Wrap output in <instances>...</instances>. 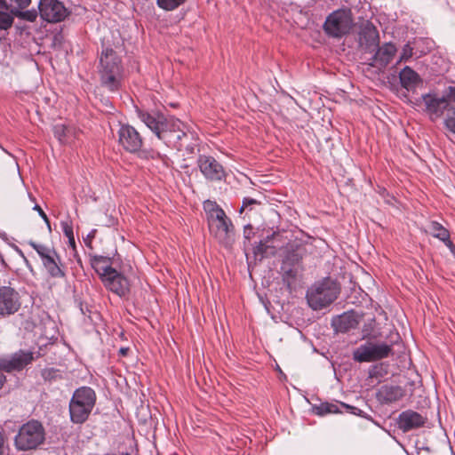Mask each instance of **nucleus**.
<instances>
[{"label":"nucleus","mask_w":455,"mask_h":455,"mask_svg":"<svg viewBox=\"0 0 455 455\" xmlns=\"http://www.w3.org/2000/svg\"><path fill=\"white\" fill-rule=\"evenodd\" d=\"M209 229L222 244L229 245L234 240V227L225 212L213 201L204 202Z\"/></svg>","instance_id":"obj_1"},{"label":"nucleus","mask_w":455,"mask_h":455,"mask_svg":"<svg viewBox=\"0 0 455 455\" xmlns=\"http://www.w3.org/2000/svg\"><path fill=\"white\" fill-rule=\"evenodd\" d=\"M100 75L104 86L108 90L116 91L123 79V68L119 57L109 48L102 51L100 58Z\"/></svg>","instance_id":"obj_2"},{"label":"nucleus","mask_w":455,"mask_h":455,"mask_svg":"<svg viewBox=\"0 0 455 455\" xmlns=\"http://www.w3.org/2000/svg\"><path fill=\"white\" fill-rule=\"evenodd\" d=\"M140 120L150 129L159 140H166L169 136H173L178 131L183 129L180 120L170 117L166 118L160 113H149L142 110H137Z\"/></svg>","instance_id":"obj_3"},{"label":"nucleus","mask_w":455,"mask_h":455,"mask_svg":"<svg viewBox=\"0 0 455 455\" xmlns=\"http://www.w3.org/2000/svg\"><path fill=\"white\" fill-rule=\"evenodd\" d=\"M339 294L338 283L331 278H325L308 288L306 298L313 310H321L331 305Z\"/></svg>","instance_id":"obj_4"},{"label":"nucleus","mask_w":455,"mask_h":455,"mask_svg":"<svg viewBox=\"0 0 455 455\" xmlns=\"http://www.w3.org/2000/svg\"><path fill=\"white\" fill-rule=\"evenodd\" d=\"M106 262L107 258L94 257L92 265L108 290L120 297L124 296L130 287L127 278L112 267L103 265Z\"/></svg>","instance_id":"obj_5"},{"label":"nucleus","mask_w":455,"mask_h":455,"mask_svg":"<svg viewBox=\"0 0 455 455\" xmlns=\"http://www.w3.org/2000/svg\"><path fill=\"white\" fill-rule=\"evenodd\" d=\"M96 402V395L89 387L77 388L69 402L70 419L75 424H82L88 419Z\"/></svg>","instance_id":"obj_6"},{"label":"nucleus","mask_w":455,"mask_h":455,"mask_svg":"<svg viewBox=\"0 0 455 455\" xmlns=\"http://www.w3.org/2000/svg\"><path fill=\"white\" fill-rule=\"evenodd\" d=\"M44 441V427L36 420H31L22 425L15 436V445L20 451L34 450L42 444Z\"/></svg>","instance_id":"obj_7"},{"label":"nucleus","mask_w":455,"mask_h":455,"mask_svg":"<svg viewBox=\"0 0 455 455\" xmlns=\"http://www.w3.org/2000/svg\"><path fill=\"white\" fill-rule=\"evenodd\" d=\"M422 101L430 118L436 120L455 104V87L449 86L443 95L425 94L422 96Z\"/></svg>","instance_id":"obj_8"},{"label":"nucleus","mask_w":455,"mask_h":455,"mask_svg":"<svg viewBox=\"0 0 455 455\" xmlns=\"http://www.w3.org/2000/svg\"><path fill=\"white\" fill-rule=\"evenodd\" d=\"M353 26L354 22L350 12L338 10L327 17L323 24V29L330 36L341 37L348 34Z\"/></svg>","instance_id":"obj_9"},{"label":"nucleus","mask_w":455,"mask_h":455,"mask_svg":"<svg viewBox=\"0 0 455 455\" xmlns=\"http://www.w3.org/2000/svg\"><path fill=\"white\" fill-rule=\"evenodd\" d=\"M391 346L383 342H365L353 352V358L359 363L373 362L389 355Z\"/></svg>","instance_id":"obj_10"},{"label":"nucleus","mask_w":455,"mask_h":455,"mask_svg":"<svg viewBox=\"0 0 455 455\" xmlns=\"http://www.w3.org/2000/svg\"><path fill=\"white\" fill-rule=\"evenodd\" d=\"M118 142L128 152H138L143 144L142 138L138 131L129 124H120Z\"/></svg>","instance_id":"obj_11"},{"label":"nucleus","mask_w":455,"mask_h":455,"mask_svg":"<svg viewBox=\"0 0 455 455\" xmlns=\"http://www.w3.org/2000/svg\"><path fill=\"white\" fill-rule=\"evenodd\" d=\"M38 9L41 18L47 22H60L68 15L67 9L58 0H41Z\"/></svg>","instance_id":"obj_12"},{"label":"nucleus","mask_w":455,"mask_h":455,"mask_svg":"<svg viewBox=\"0 0 455 455\" xmlns=\"http://www.w3.org/2000/svg\"><path fill=\"white\" fill-rule=\"evenodd\" d=\"M197 164L200 172L208 180L219 181L225 176L222 165L212 156H200L197 160Z\"/></svg>","instance_id":"obj_13"},{"label":"nucleus","mask_w":455,"mask_h":455,"mask_svg":"<svg viewBox=\"0 0 455 455\" xmlns=\"http://www.w3.org/2000/svg\"><path fill=\"white\" fill-rule=\"evenodd\" d=\"M20 307L18 292L11 287H0V315H12L19 310Z\"/></svg>","instance_id":"obj_14"},{"label":"nucleus","mask_w":455,"mask_h":455,"mask_svg":"<svg viewBox=\"0 0 455 455\" xmlns=\"http://www.w3.org/2000/svg\"><path fill=\"white\" fill-rule=\"evenodd\" d=\"M359 46L363 51L374 52L379 45V36L375 26L369 22H363L359 31Z\"/></svg>","instance_id":"obj_15"},{"label":"nucleus","mask_w":455,"mask_h":455,"mask_svg":"<svg viewBox=\"0 0 455 455\" xmlns=\"http://www.w3.org/2000/svg\"><path fill=\"white\" fill-rule=\"evenodd\" d=\"M33 360L30 352L20 351L9 357L0 358V370L5 371H20Z\"/></svg>","instance_id":"obj_16"},{"label":"nucleus","mask_w":455,"mask_h":455,"mask_svg":"<svg viewBox=\"0 0 455 455\" xmlns=\"http://www.w3.org/2000/svg\"><path fill=\"white\" fill-rule=\"evenodd\" d=\"M397 49L392 43H386L379 46L371 58V66L379 69L385 68L396 54Z\"/></svg>","instance_id":"obj_17"},{"label":"nucleus","mask_w":455,"mask_h":455,"mask_svg":"<svg viewBox=\"0 0 455 455\" xmlns=\"http://www.w3.org/2000/svg\"><path fill=\"white\" fill-rule=\"evenodd\" d=\"M426 419L417 411L408 410L399 415V428L403 432L424 426Z\"/></svg>","instance_id":"obj_18"},{"label":"nucleus","mask_w":455,"mask_h":455,"mask_svg":"<svg viewBox=\"0 0 455 455\" xmlns=\"http://www.w3.org/2000/svg\"><path fill=\"white\" fill-rule=\"evenodd\" d=\"M358 323L355 316L349 313H344L331 320V326L336 332H347L355 329Z\"/></svg>","instance_id":"obj_19"},{"label":"nucleus","mask_w":455,"mask_h":455,"mask_svg":"<svg viewBox=\"0 0 455 455\" xmlns=\"http://www.w3.org/2000/svg\"><path fill=\"white\" fill-rule=\"evenodd\" d=\"M403 395V389L400 387L382 386L377 394L378 399L381 403H391L398 401Z\"/></svg>","instance_id":"obj_20"},{"label":"nucleus","mask_w":455,"mask_h":455,"mask_svg":"<svg viewBox=\"0 0 455 455\" xmlns=\"http://www.w3.org/2000/svg\"><path fill=\"white\" fill-rule=\"evenodd\" d=\"M300 255L296 251H290L283 259L282 271L288 277H294L297 274Z\"/></svg>","instance_id":"obj_21"},{"label":"nucleus","mask_w":455,"mask_h":455,"mask_svg":"<svg viewBox=\"0 0 455 455\" xmlns=\"http://www.w3.org/2000/svg\"><path fill=\"white\" fill-rule=\"evenodd\" d=\"M399 77L401 84L407 90L415 88L420 81L419 76L410 67L403 68L399 74Z\"/></svg>","instance_id":"obj_22"},{"label":"nucleus","mask_w":455,"mask_h":455,"mask_svg":"<svg viewBox=\"0 0 455 455\" xmlns=\"http://www.w3.org/2000/svg\"><path fill=\"white\" fill-rule=\"evenodd\" d=\"M54 136L62 144L72 142L75 138V129L66 126L64 124H56L53 126Z\"/></svg>","instance_id":"obj_23"},{"label":"nucleus","mask_w":455,"mask_h":455,"mask_svg":"<svg viewBox=\"0 0 455 455\" xmlns=\"http://www.w3.org/2000/svg\"><path fill=\"white\" fill-rule=\"evenodd\" d=\"M426 232L432 235L434 237L440 239L446 243L449 242L450 234L449 231L443 228L441 224L435 221H431L426 226Z\"/></svg>","instance_id":"obj_24"},{"label":"nucleus","mask_w":455,"mask_h":455,"mask_svg":"<svg viewBox=\"0 0 455 455\" xmlns=\"http://www.w3.org/2000/svg\"><path fill=\"white\" fill-rule=\"evenodd\" d=\"M444 124L449 131V136L451 140L455 144V108L452 107L448 109L446 117L444 119Z\"/></svg>","instance_id":"obj_25"},{"label":"nucleus","mask_w":455,"mask_h":455,"mask_svg":"<svg viewBox=\"0 0 455 455\" xmlns=\"http://www.w3.org/2000/svg\"><path fill=\"white\" fill-rule=\"evenodd\" d=\"M14 13H12V9L8 12L6 9L0 10V31L8 30L12 27L14 22Z\"/></svg>","instance_id":"obj_26"},{"label":"nucleus","mask_w":455,"mask_h":455,"mask_svg":"<svg viewBox=\"0 0 455 455\" xmlns=\"http://www.w3.org/2000/svg\"><path fill=\"white\" fill-rule=\"evenodd\" d=\"M47 273L54 278H62L65 276V272L61 268V262L60 259L58 260L49 263L46 266H44Z\"/></svg>","instance_id":"obj_27"},{"label":"nucleus","mask_w":455,"mask_h":455,"mask_svg":"<svg viewBox=\"0 0 455 455\" xmlns=\"http://www.w3.org/2000/svg\"><path fill=\"white\" fill-rule=\"evenodd\" d=\"M12 13L21 20L33 22L36 20L37 12L35 10L23 11L20 8H12Z\"/></svg>","instance_id":"obj_28"},{"label":"nucleus","mask_w":455,"mask_h":455,"mask_svg":"<svg viewBox=\"0 0 455 455\" xmlns=\"http://www.w3.org/2000/svg\"><path fill=\"white\" fill-rule=\"evenodd\" d=\"M186 1L187 0H156V4L163 10L173 11Z\"/></svg>","instance_id":"obj_29"},{"label":"nucleus","mask_w":455,"mask_h":455,"mask_svg":"<svg viewBox=\"0 0 455 455\" xmlns=\"http://www.w3.org/2000/svg\"><path fill=\"white\" fill-rule=\"evenodd\" d=\"M28 244L38 253L41 259H44L47 256L52 254V252L54 251L52 248L48 247L44 244L36 243L35 242H29Z\"/></svg>","instance_id":"obj_30"},{"label":"nucleus","mask_w":455,"mask_h":455,"mask_svg":"<svg viewBox=\"0 0 455 455\" xmlns=\"http://www.w3.org/2000/svg\"><path fill=\"white\" fill-rule=\"evenodd\" d=\"M28 244L38 253L41 259H44L47 256L52 254V252L54 251L52 248L48 247L44 244L36 243L35 242H29Z\"/></svg>","instance_id":"obj_31"},{"label":"nucleus","mask_w":455,"mask_h":455,"mask_svg":"<svg viewBox=\"0 0 455 455\" xmlns=\"http://www.w3.org/2000/svg\"><path fill=\"white\" fill-rule=\"evenodd\" d=\"M189 134L193 137V133L190 132L189 128L184 124L183 129L178 131L173 136H169L165 140L170 142H180L182 138L188 137Z\"/></svg>","instance_id":"obj_32"},{"label":"nucleus","mask_w":455,"mask_h":455,"mask_svg":"<svg viewBox=\"0 0 455 455\" xmlns=\"http://www.w3.org/2000/svg\"><path fill=\"white\" fill-rule=\"evenodd\" d=\"M412 55L413 48L411 46L410 44H406L402 50L397 63L409 60L412 57Z\"/></svg>","instance_id":"obj_33"},{"label":"nucleus","mask_w":455,"mask_h":455,"mask_svg":"<svg viewBox=\"0 0 455 455\" xmlns=\"http://www.w3.org/2000/svg\"><path fill=\"white\" fill-rule=\"evenodd\" d=\"M316 410L317 414L319 415H324L327 413H337L339 411L337 406L331 403L321 404V406H319Z\"/></svg>","instance_id":"obj_34"},{"label":"nucleus","mask_w":455,"mask_h":455,"mask_svg":"<svg viewBox=\"0 0 455 455\" xmlns=\"http://www.w3.org/2000/svg\"><path fill=\"white\" fill-rule=\"evenodd\" d=\"M61 228L64 235L68 237L74 235L72 225L67 221L61 222Z\"/></svg>","instance_id":"obj_35"},{"label":"nucleus","mask_w":455,"mask_h":455,"mask_svg":"<svg viewBox=\"0 0 455 455\" xmlns=\"http://www.w3.org/2000/svg\"><path fill=\"white\" fill-rule=\"evenodd\" d=\"M59 259H60V256L57 254V252L55 251H53L52 252V254H50L44 259H43L42 262H43V265L44 267V266H46L49 263H52V262H54V261L58 260Z\"/></svg>","instance_id":"obj_36"},{"label":"nucleus","mask_w":455,"mask_h":455,"mask_svg":"<svg viewBox=\"0 0 455 455\" xmlns=\"http://www.w3.org/2000/svg\"><path fill=\"white\" fill-rule=\"evenodd\" d=\"M257 204V201L255 199H252V198H249V197H246L243 199V205L240 209V212H242L244 208H247L252 204Z\"/></svg>","instance_id":"obj_37"},{"label":"nucleus","mask_w":455,"mask_h":455,"mask_svg":"<svg viewBox=\"0 0 455 455\" xmlns=\"http://www.w3.org/2000/svg\"><path fill=\"white\" fill-rule=\"evenodd\" d=\"M96 229H92L84 238V243L87 246H91L92 240L95 237Z\"/></svg>","instance_id":"obj_38"},{"label":"nucleus","mask_w":455,"mask_h":455,"mask_svg":"<svg viewBox=\"0 0 455 455\" xmlns=\"http://www.w3.org/2000/svg\"><path fill=\"white\" fill-rule=\"evenodd\" d=\"M252 234V228L251 226L244 227L243 235L246 239L251 238V235Z\"/></svg>","instance_id":"obj_39"},{"label":"nucleus","mask_w":455,"mask_h":455,"mask_svg":"<svg viewBox=\"0 0 455 455\" xmlns=\"http://www.w3.org/2000/svg\"><path fill=\"white\" fill-rule=\"evenodd\" d=\"M4 443H5V440H4V435L0 432V455L4 451Z\"/></svg>","instance_id":"obj_40"},{"label":"nucleus","mask_w":455,"mask_h":455,"mask_svg":"<svg viewBox=\"0 0 455 455\" xmlns=\"http://www.w3.org/2000/svg\"><path fill=\"white\" fill-rule=\"evenodd\" d=\"M0 8L9 10V5L5 0H0Z\"/></svg>","instance_id":"obj_41"},{"label":"nucleus","mask_w":455,"mask_h":455,"mask_svg":"<svg viewBox=\"0 0 455 455\" xmlns=\"http://www.w3.org/2000/svg\"><path fill=\"white\" fill-rule=\"evenodd\" d=\"M68 243H69V245L73 248H75V245H76V242H75V237H74V235H71V236H68Z\"/></svg>","instance_id":"obj_42"},{"label":"nucleus","mask_w":455,"mask_h":455,"mask_svg":"<svg viewBox=\"0 0 455 455\" xmlns=\"http://www.w3.org/2000/svg\"><path fill=\"white\" fill-rule=\"evenodd\" d=\"M40 216L43 218V220L46 222V224L50 228V222H49V220H48L46 214L44 212H41Z\"/></svg>","instance_id":"obj_43"},{"label":"nucleus","mask_w":455,"mask_h":455,"mask_svg":"<svg viewBox=\"0 0 455 455\" xmlns=\"http://www.w3.org/2000/svg\"><path fill=\"white\" fill-rule=\"evenodd\" d=\"M40 216L43 218V220L46 222V224L50 228V222H49V220H48L46 214L44 212H41Z\"/></svg>","instance_id":"obj_44"},{"label":"nucleus","mask_w":455,"mask_h":455,"mask_svg":"<svg viewBox=\"0 0 455 455\" xmlns=\"http://www.w3.org/2000/svg\"><path fill=\"white\" fill-rule=\"evenodd\" d=\"M5 381V376L0 372V388L3 387Z\"/></svg>","instance_id":"obj_45"},{"label":"nucleus","mask_w":455,"mask_h":455,"mask_svg":"<svg viewBox=\"0 0 455 455\" xmlns=\"http://www.w3.org/2000/svg\"><path fill=\"white\" fill-rule=\"evenodd\" d=\"M33 209H34L35 211H37V212L39 213V215L41 214V212H44V211L42 210V208H41L39 205H37V204H36V205L34 206V208H33Z\"/></svg>","instance_id":"obj_46"},{"label":"nucleus","mask_w":455,"mask_h":455,"mask_svg":"<svg viewBox=\"0 0 455 455\" xmlns=\"http://www.w3.org/2000/svg\"><path fill=\"white\" fill-rule=\"evenodd\" d=\"M347 408L352 409L353 410L352 413H354V414H358V412L361 411L359 409L355 408V407L347 406Z\"/></svg>","instance_id":"obj_47"},{"label":"nucleus","mask_w":455,"mask_h":455,"mask_svg":"<svg viewBox=\"0 0 455 455\" xmlns=\"http://www.w3.org/2000/svg\"><path fill=\"white\" fill-rule=\"evenodd\" d=\"M125 351H126V349H124V348H122V349H121V353H123V354H124V353H125Z\"/></svg>","instance_id":"obj_48"}]
</instances>
